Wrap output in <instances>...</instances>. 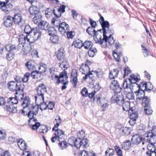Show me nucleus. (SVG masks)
<instances>
[{"mask_svg": "<svg viewBox=\"0 0 156 156\" xmlns=\"http://www.w3.org/2000/svg\"><path fill=\"white\" fill-rule=\"evenodd\" d=\"M102 30H99L96 31L94 28L89 27L87 29V32L90 35L93 36L94 39L96 43L101 45L103 48H105L107 46V44L105 39H103L104 34L101 32Z\"/></svg>", "mask_w": 156, "mask_h": 156, "instance_id": "1", "label": "nucleus"}, {"mask_svg": "<svg viewBox=\"0 0 156 156\" xmlns=\"http://www.w3.org/2000/svg\"><path fill=\"white\" fill-rule=\"evenodd\" d=\"M101 24L103 29L101 32L104 34L103 39L105 40V42L107 44L110 45L113 44L115 43V40L112 37V35L114 34V31L109 29L108 22L105 21L101 23Z\"/></svg>", "mask_w": 156, "mask_h": 156, "instance_id": "2", "label": "nucleus"}, {"mask_svg": "<svg viewBox=\"0 0 156 156\" xmlns=\"http://www.w3.org/2000/svg\"><path fill=\"white\" fill-rule=\"evenodd\" d=\"M8 88L11 91H16V97L19 99H22L24 97L23 90L25 86L23 84L17 83L14 81H11L8 83Z\"/></svg>", "mask_w": 156, "mask_h": 156, "instance_id": "3", "label": "nucleus"}, {"mask_svg": "<svg viewBox=\"0 0 156 156\" xmlns=\"http://www.w3.org/2000/svg\"><path fill=\"white\" fill-rule=\"evenodd\" d=\"M53 13L55 17L53 18L51 21V23L55 26L57 27L59 31L62 35H64L65 33L68 32L69 30V27L68 24L66 23H61L59 17L61 16L60 13L57 15L55 12V10H53Z\"/></svg>", "mask_w": 156, "mask_h": 156, "instance_id": "4", "label": "nucleus"}, {"mask_svg": "<svg viewBox=\"0 0 156 156\" xmlns=\"http://www.w3.org/2000/svg\"><path fill=\"white\" fill-rule=\"evenodd\" d=\"M33 34L29 35L30 43H33L37 40L41 36V32L38 28L33 29Z\"/></svg>", "mask_w": 156, "mask_h": 156, "instance_id": "5", "label": "nucleus"}, {"mask_svg": "<svg viewBox=\"0 0 156 156\" xmlns=\"http://www.w3.org/2000/svg\"><path fill=\"white\" fill-rule=\"evenodd\" d=\"M112 103H116L121 105L124 101V98L122 94H117L113 96L111 99Z\"/></svg>", "mask_w": 156, "mask_h": 156, "instance_id": "6", "label": "nucleus"}, {"mask_svg": "<svg viewBox=\"0 0 156 156\" xmlns=\"http://www.w3.org/2000/svg\"><path fill=\"white\" fill-rule=\"evenodd\" d=\"M123 87L125 92H127L128 90L132 91L135 90L136 87H133V84L128 79H126L124 82Z\"/></svg>", "mask_w": 156, "mask_h": 156, "instance_id": "7", "label": "nucleus"}, {"mask_svg": "<svg viewBox=\"0 0 156 156\" xmlns=\"http://www.w3.org/2000/svg\"><path fill=\"white\" fill-rule=\"evenodd\" d=\"M30 105V100L27 96L25 97L22 104L23 108L22 110V113L25 114L27 112V110L29 109V107Z\"/></svg>", "mask_w": 156, "mask_h": 156, "instance_id": "8", "label": "nucleus"}, {"mask_svg": "<svg viewBox=\"0 0 156 156\" xmlns=\"http://www.w3.org/2000/svg\"><path fill=\"white\" fill-rule=\"evenodd\" d=\"M110 88L111 90H113L117 93L121 91V88L119 87V84L118 81L116 80H111Z\"/></svg>", "mask_w": 156, "mask_h": 156, "instance_id": "9", "label": "nucleus"}, {"mask_svg": "<svg viewBox=\"0 0 156 156\" xmlns=\"http://www.w3.org/2000/svg\"><path fill=\"white\" fill-rule=\"evenodd\" d=\"M147 142L150 143L155 144L156 143V135L151 132H147L145 134Z\"/></svg>", "mask_w": 156, "mask_h": 156, "instance_id": "10", "label": "nucleus"}, {"mask_svg": "<svg viewBox=\"0 0 156 156\" xmlns=\"http://www.w3.org/2000/svg\"><path fill=\"white\" fill-rule=\"evenodd\" d=\"M96 100L100 103L101 105V108L103 111L105 110L106 108L108 107V105L107 104V101L104 98H101L99 95L98 96L97 95L94 98V100Z\"/></svg>", "mask_w": 156, "mask_h": 156, "instance_id": "11", "label": "nucleus"}, {"mask_svg": "<svg viewBox=\"0 0 156 156\" xmlns=\"http://www.w3.org/2000/svg\"><path fill=\"white\" fill-rule=\"evenodd\" d=\"M78 76L76 70V69H73L71 73V78L72 81L73 87L75 88L76 86V83L78 81Z\"/></svg>", "mask_w": 156, "mask_h": 156, "instance_id": "12", "label": "nucleus"}, {"mask_svg": "<svg viewBox=\"0 0 156 156\" xmlns=\"http://www.w3.org/2000/svg\"><path fill=\"white\" fill-rule=\"evenodd\" d=\"M21 46L20 44H18L16 46L15 45H12L9 44L7 45L5 47V48L8 51H16L21 49Z\"/></svg>", "mask_w": 156, "mask_h": 156, "instance_id": "13", "label": "nucleus"}, {"mask_svg": "<svg viewBox=\"0 0 156 156\" xmlns=\"http://www.w3.org/2000/svg\"><path fill=\"white\" fill-rule=\"evenodd\" d=\"M39 108V105L32 106L28 114V117H30L34 116V115H36L38 113Z\"/></svg>", "mask_w": 156, "mask_h": 156, "instance_id": "14", "label": "nucleus"}, {"mask_svg": "<svg viewBox=\"0 0 156 156\" xmlns=\"http://www.w3.org/2000/svg\"><path fill=\"white\" fill-rule=\"evenodd\" d=\"M12 20L15 24L22 26V23L23 22L21 14L17 13L14 15L12 18Z\"/></svg>", "mask_w": 156, "mask_h": 156, "instance_id": "15", "label": "nucleus"}, {"mask_svg": "<svg viewBox=\"0 0 156 156\" xmlns=\"http://www.w3.org/2000/svg\"><path fill=\"white\" fill-rule=\"evenodd\" d=\"M130 113V119L129 121V123L132 126H133L136 122V119L138 118L137 113L135 111H133Z\"/></svg>", "mask_w": 156, "mask_h": 156, "instance_id": "16", "label": "nucleus"}, {"mask_svg": "<svg viewBox=\"0 0 156 156\" xmlns=\"http://www.w3.org/2000/svg\"><path fill=\"white\" fill-rule=\"evenodd\" d=\"M67 78L66 72L63 71L60 73L59 76H58L57 83L58 84L59 83H64V81H66Z\"/></svg>", "mask_w": 156, "mask_h": 156, "instance_id": "17", "label": "nucleus"}, {"mask_svg": "<svg viewBox=\"0 0 156 156\" xmlns=\"http://www.w3.org/2000/svg\"><path fill=\"white\" fill-rule=\"evenodd\" d=\"M19 41L20 44H20H22L26 42H29L30 43V41L29 38V35H25L23 34H20L19 37Z\"/></svg>", "mask_w": 156, "mask_h": 156, "instance_id": "18", "label": "nucleus"}, {"mask_svg": "<svg viewBox=\"0 0 156 156\" xmlns=\"http://www.w3.org/2000/svg\"><path fill=\"white\" fill-rule=\"evenodd\" d=\"M131 82L132 84H133V87H139L138 85L136 83V82L138 81L140 79L139 76H136L134 75H131L130 76V77L128 79Z\"/></svg>", "mask_w": 156, "mask_h": 156, "instance_id": "19", "label": "nucleus"}, {"mask_svg": "<svg viewBox=\"0 0 156 156\" xmlns=\"http://www.w3.org/2000/svg\"><path fill=\"white\" fill-rule=\"evenodd\" d=\"M143 140L142 137L138 134L133 135L131 139L132 143L136 145L139 144Z\"/></svg>", "mask_w": 156, "mask_h": 156, "instance_id": "20", "label": "nucleus"}, {"mask_svg": "<svg viewBox=\"0 0 156 156\" xmlns=\"http://www.w3.org/2000/svg\"><path fill=\"white\" fill-rule=\"evenodd\" d=\"M46 88L44 85L43 84H40L37 88V94L39 95H44L46 92Z\"/></svg>", "mask_w": 156, "mask_h": 156, "instance_id": "21", "label": "nucleus"}, {"mask_svg": "<svg viewBox=\"0 0 156 156\" xmlns=\"http://www.w3.org/2000/svg\"><path fill=\"white\" fill-rule=\"evenodd\" d=\"M136 95V97L137 99L139 100H142L145 96L144 92L143 89H141V90H138L137 91H136L135 90L134 91Z\"/></svg>", "mask_w": 156, "mask_h": 156, "instance_id": "22", "label": "nucleus"}, {"mask_svg": "<svg viewBox=\"0 0 156 156\" xmlns=\"http://www.w3.org/2000/svg\"><path fill=\"white\" fill-rule=\"evenodd\" d=\"M122 108L123 110L126 112L129 111V112L130 113L132 112V111L131 110H132L133 111H135L133 110L132 108L131 109H130V103L129 101H126L124 102H123V104H122Z\"/></svg>", "mask_w": 156, "mask_h": 156, "instance_id": "23", "label": "nucleus"}, {"mask_svg": "<svg viewBox=\"0 0 156 156\" xmlns=\"http://www.w3.org/2000/svg\"><path fill=\"white\" fill-rule=\"evenodd\" d=\"M119 71L116 69H114L111 71L109 73V78L111 80H115L117 77Z\"/></svg>", "mask_w": 156, "mask_h": 156, "instance_id": "24", "label": "nucleus"}, {"mask_svg": "<svg viewBox=\"0 0 156 156\" xmlns=\"http://www.w3.org/2000/svg\"><path fill=\"white\" fill-rule=\"evenodd\" d=\"M17 143L18 146L21 150L24 151L27 149V144L24 140L22 139H20Z\"/></svg>", "mask_w": 156, "mask_h": 156, "instance_id": "25", "label": "nucleus"}, {"mask_svg": "<svg viewBox=\"0 0 156 156\" xmlns=\"http://www.w3.org/2000/svg\"><path fill=\"white\" fill-rule=\"evenodd\" d=\"M120 132L123 135L127 136L130 133V129L129 128L123 127L121 128L119 130Z\"/></svg>", "mask_w": 156, "mask_h": 156, "instance_id": "26", "label": "nucleus"}, {"mask_svg": "<svg viewBox=\"0 0 156 156\" xmlns=\"http://www.w3.org/2000/svg\"><path fill=\"white\" fill-rule=\"evenodd\" d=\"M12 24V22L11 20V17L10 16H7L5 17L4 22V25L7 27H11Z\"/></svg>", "mask_w": 156, "mask_h": 156, "instance_id": "27", "label": "nucleus"}, {"mask_svg": "<svg viewBox=\"0 0 156 156\" xmlns=\"http://www.w3.org/2000/svg\"><path fill=\"white\" fill-rule=\"evenodd\" d=\"M55 132V134L56 136L59 138L62 139L64 136V133L61 129H58L56 128L54 130Z\"/></svg>", "mask_w": 156, "mask_h": 156, "instance_id": "28", "label": "nucleus"}, {"mask_svg": "<svg viewBox=\"0 0 156 156\" xmlns=\"http://www.w3.org/2000/svg\"><path fill=\"white\" fill-rule=\"evenodd\" d=\"M13 5L11 4H8L2 9V11L6 14H8L12 9Z\"/></svg>", "mask_w": 156, "mask_h": 156, "instance_id": "29", "label": "nucleus"}, {"mask_svg": "<svg viewBox=\"0 0 156 156\" xmlns=\"http://www.w3.org/2000/svg\"><path fill=\"white\" fill-rule=\"evenodd\" d=\"M44 95H39L37 94L36 96H35V102L37 103H42L44 101Z\"/></svg>", "mask_w": 156, "mask_h": 156, "instance_id": "30", "label": "nucleus"}, {"mask_svg": "<svg viewBox=\"0 0 156 156\" xmlns=\"http://www.w3.org/2000/svg\"><path fill=\"white\" fill-rule=\"evenodd\" d=\"M38 10V8L37 6H33L29 8V11L31 14L36 15L39 12Z\"/></svg>", "mask_w": 156, "mask_h": 156, "instance_id": "31", "label": "nucleus"}, {"mask_svg": "<svg viewBox=\"0 0 156 156\" xmlns=\"http://www.w3.org/2000/svg\"><path fill=\"white\" fill-rule=\"evenodd\" d=\"M59 67L63 70H65L69 67V63L66 60L62 61V62L60 63Z\"/></svg>", "mask_w": 156, "mask_h": 156, "instance_id": "32", "label": "nucleus"}, {"mask_svg": "<svg viewBox=\"0 0 156 156\" xmlns=\"http://www.w3.org/2000/svg\"><path fill=\"white\" fill-rule=\"evenodd\" d=\"M48 23L46 21L42 20L41 23L38 25L39 27L41 28L42 30H47L48 27Z\"/></svg>", "mask_w": 156, "mask_h": 156, "instance_id": "33", "label": "nucleus"}, {"mask_svg": "<svg viewBox=\"0 0 156 156\" xmlns=\"http://www.w3.org/2000/svg\"><path fill=\"white\" fill-rule=\"evenodd\" d=\"M29 70H31L34 68V62L30 60H29L25 65Z\"/></svg>", "mask_w": 156, "mask_h": 156, "instance_id": "34", "label": "nucleus"}, {"mask_svg": "<svg viewBox=\"0 0 156 156\" xmlns=\"http://www.w3.org/2000/svg\"><path fill=\"white\" fill-rule=\"evenodd\" d=\"M131 142L129 140H127L126 142H124L122 144V148L125 150H129L131 147Z\"/></svg>", "mask_w": 156, "mask_h": 156, "instance_id": "35", "label": "nucleus"}, {"mask_svg": "<svg viewBox=\"0 0 156 156\" xmlns=\"http://www.w3.org/2000/svg\"><path fill=\"white\" fill-rule=\"evenodd\" d=\"M72 46H74L76 48H80L83 46V43L81 40L77 39L73 42Z\"/></svg>", "mask_w": 156, "mask_h": 156, "instance_id": "36", "label": "nucleus"}, {"mask_svg": "<svg viewBox=\"0 0 156 156\" xmlns=\"http://www.w3.org/2000/svg\"><path fill=\"white\" fill-rule=\"evenodd\" d=\"M5 109L9 112L15 113L16 112V108L12 105H6Z\"/></svg>", "mask_w": 156, "mask_h": 156, "instance_id": "37", "label": "nucleus"}, {"mask_svg": "<svg viewBox=\"0 0 156 156\" xmlns=\"http://www.w3.org/2000/svg\"><path fill=\"white\" fill-rule=\"evenodd\" d=\"M18 103L17 99L15 97H10L7 100V103L9 105H13Z\"/></svg>", "mask_w": 156, "mask_h": 156, "instance_id": "38", "label": "nucleus"}, {"mask_svg": "<svg viewBox=\"0 0 156 156\" xmlns=\"http://www.w3.org/2000/svg\"><path fill=\"white\" fill-rule=\"evenodd\" d=\"M55 120L56 121V124L54 125V127L52 128L53 130H55L56 128H58L59 124L62 122L61 118L58 115L56 116L55 119Z\"/></svg>", "mask_w": 156, "mask_h": 156, "instance_id": "39", "label": "nucleus"}, {"mask_svg": "<svg viewBox=\"0 0 156 156\" xmlns=\"http://www.w3.org/2000/svg\"><path fill=\"white\" fill-rule=\"evenodd\" d=\"M47 70L46 65L43 63H41L40 66H39L38 73H44Z\"/></svg>", "mask_w": 156, "mask_h": 156, "instance_id": "40", "label": "nucleus"}, {"mask_svg": "<svg viewBox=\"0 0 156 156\" xmlns=\"http://www.w3.org/2000/svg\"><path fill=\"white\" fill-rule=\"evenodd\" d=\"M122 55L121 52L117 53L114 51L113 53V55L114 59L117 62H120L121 60V56Z\"/></svg>", "mask_w": 156, "mask_h": 156, "instance_id": "41", "label": "nucleus"}, {"mask_svg": "<svg viewBox=\"0 0 156 156\" xmlns=\"http://www.w3.org/2000/svg\"><path fill=\"white\" fill-rule=\"evenodd\" d=\"M142 100V105L145 108L148 107V106L149 105V103L150 102V100L147 97L145 96Z\"/></svg>", "mask_w": 156, "mask_h": 156, "instance_id": "42", "label": "nucleus"}, {"mask_svg": "<svg viewBox=\"0 0 156 156\" xmlns=\"http://www.w3.org/2000/svg\"><path fill=\"white\" fill-rule=\"evenodd\" d=\"M41 15H37L34 17L33 21L35 24L39 25L42 20H41Z\"/></svg>", "mask_w": 156, "mask_h": 156, "instance_id": "43", "label": "nucleus"}, {"mask_svg": "<svg viewBox=\"0 0 156 156\" xmlns=\"http://www.w3.org/2000/svg\"><path fill=\"white\" fill-rule=\"evenodd\" d=\"M83 46L84 48L86 49H90L92 48L93 46V43L90 41H87L84 42L83 44Z\"/></svg>", "mask_w": 156, "mask_h": 156, "instance_id": "44", "label": "nucleus"}, {"mask_svg": "<svg viewBox=\"0 0 156 156\" xmlns=\"http://www.w3.org/2000/svg\"><path fill=\"white\" fill-rule=\"evenodd\" d=\"M135 90L132 91L128 90L129 92L126 94V97L129 100H133L134 98V95L133 92H134Z\"/></svg>", "mask_w": 156, "mask_h": 156, "instance_id": "45", "label": "nucleus"}, {"mask_svg": "<svg viewBox=\"0 0 156 156\" xmlns=\"http://www.w3.org/2000/svg\"><path fill=\"white\" fill-rule=\"evenodd\" d=\"M97 52V50L94 48H92L89 49L88 51V54L89 57H94Z\"/></svg>", "mask_w": 156, "mask_h": 156, "instance_id": "46", "label": "nucleus"}, {"mask_svg": "<svg viewBox=\"0 0 156 156\" xmlns=\"http://www.w3.org/2000/svg\"><path fill=\"white\" fill-rule=\"evenodd\" d=\"M57 57L59 60L61 61L62 60V61L65 60L64 59L65 55L63 51H61L60 50H58Z\"/></svg>", "mask_w": 156, "mask_h": 156, "instance_id": "47", "label": "nucleus"}, {"mask_svg": "<svg viewBox=\"0 0 156 156\" xmlns=\"http://www.w3.org/2000/svg\"><path fill=\"white\" fill-rule=\"evenodd\" d=\"M81 71L82 72V73L84 74H86L87 73H89V71L90 70V68L86 64H85L84 66H83L81 67Z\"/></svg>", "mask_w": 156, "mask_h": 156, "instance_id": "48", "label": "nucleus"}, {"mask_svg": "<svg viewBox=\"0 0 156 156\" xmlns=\"http://www.w3.org/2000/svg\"><path fill=\"white\" fill-rule=\"evenodd\" d=\"M88 140L86 139H83L81 140L80 147L86 148L89 146Z\"/></svg>", "mask_w": 156, "mask_h": 156, "instance_id": "49", "label": "nucleus"}, {"mask_svg": "<svg viewBox=\"0 0 156 156\" xmlns=\"http://www.w3.org/2000/svg\"><path fill=\"white\" fill-rule=\"evenodd\" d=\"M155 144L150 143L147 145V148L148 150L147 152H152L156 151V148L154 146Z\"/></svg>", "mask_w": 156, "mask_h": 156, "instance_id": "50", "label": "nucleus"}, {"mask_svg": "<svg viewBox=\"0 0 156 156\" xmlns=\"http://www.w3.org/2000/svg\"><path fill=\"white\" fill-rule=\"evenodd\" d=\"M24 32L26 35H29V34L33 31V29H32L29 25H26L24 28Z\"/></svg>", "mask_w": 156, "mask_h": 156, "instance_id": "51", "label": "nucleus"}, {"mask_svg": "<svg viewBox=\"0 0 156 156\" xmlns=\"http://www.w3.org/2000/svg\"><path fill=\"white\" fill-rule=\"evenodd\" d=\"M76 140V138L72 136L69 139L68 143L70 145L73 147L75 144V142Z\"/></svg>", "mask_w": 156, "mask_h": 156, "instance_id": "52", "label": "nucleus"}, {"mask_svg": "<svg viewBox=\"0 0 156 156\" xmlns=\"http://www.w3.org/2000/svg\"><path fill=\"white\" fill-rule=\"evenodd\" d=\"M94 71L92 72H89L88 73H87L85 76L83 77V79L84 80L87 79L88 77L90 78H93L95 75V74L93 73Z\"/></svg>", "mask_w": 156, "mask_h": 156, "instance_id": "53", "label": "nucleus"}, {"mask_svg": "<svg viewBox=\"0 0 156 156\" xmlns=\"http://www.w3.org/2000/svg\"><path fill=\"white\" fill-rule=\"evenodd\" d=\"M50 36L54 35L55 32V29L53 27H48L47 30Z\"/></svg>", "mask_w": 156, "mask_h": 156, "instance_id": "54", "label": "nucleus"}, {"mask_svg": "<svg viewBox=\"0 0 156 156\" xmlns=\"http://www.w3.org/2000/svg\"><path fill=\"white\" fill-rule=\"evenodd\" d=\"M50 40L53 43H57L58 41V37L55 35H52L50 37Z\"/></svg>", "mask_w": 156, "mask_h": 156, "instance_id": "55", "label": "nucleus"}, {"mask_svg": "<svg viewBox=\"0 0 156 156\" xmlns=\"http://www.w3.org/2000/svg\"><path fill=\"white\" fill-rule=\"evenodd\" d=\"M40 123L38 122L34 123H30V126H31V128L33 130H35L37 129L40 126Z\"/></svg>", "mask_w": 156, "mask_h": 156, "instance_id": "56", "label": "nucleus"}, {"mask_svg": "<svg viewBox=\"0 0 156 156\" xmlns=\"http://www.w3.org/2000/svg\"><path fill=\"white\" fill-rule=\"evenodd\" d=\"M58 144L62 149L66 148L67 146V142L66 141H62L60 142Z\"/></svg>", "mask_w": 156, "mask_h": 156, "instance_id": "57", "label": "nucleus"}, {"mask_svg": "<svg viewBox=\"0 0 156 156\" xmlns=\"http://www.w3.org/2000/svg\"><path fill=\"white\" fill-rule=\"evenodd\" d=\"M114 150L112 148H109L105 152V154L107 156H113L114 154Z\"/></svg>", "mask_w": 156, "mask_h": 156, "instance_id": "58", "label": "nucleus"}, {"mask_svg": "<svg viewBox=\"0 0 156 156\" xmlns=\"http://www.w3.org/2000/svg\"><path fill=\"white\" fill-rule=\"evenodd\" d=\"M52 10L49 8L47 9L45 11V14L47 18H48L52 15Z\"/></svg>", "mask_w": 156, "mask_h": 156, "instance_id": "59", "label": "nucleus"}, {"mask_svg": "<svg viewBox=\"0 0 156 156\" xmlns=\"http://www.w3.org/2000/svg\"><path fill=\"white\" fill-rule=\"evenodd\" d=\"M29 118V119L28 121V123L30 125V123H34L38 121L37 119L34 117V116Z\"/></svg>", "mask_w": 156, "mask_h": 156, "instance_id": "60", "label": "nucleus"}, {"mask_svg": "<svg viewBox=\"0 0 156 156\" xmlns=\"http://www.w3.org/2000/svg\"><path fill=\"white\" fill-rule=\"evenodd\" d=\"M81 140L78 138L76 139V140H75L74 146L77 149H79L80 147Z\"/></svg>", "mask_w": 156, "mask_h": 156, "instance_id": "61", "label": "nucleus"}, {"mask_svg": "<svg viewBox=\"0 0 156 156\" xmlns=\"http://www.w3.org/2000/svg\"><path fill=\"white\" fill-rule=\"evenodd\" d=\"M144 112L146 114L150 115L152 113L153 111L150 108L149 106H148V107H147L145 108Z\"/></svg>", "mask_w": 156, "mask_h": 156, "instance_id": "62", "label": "nucleus"}, {"mask_svg": "<svg viewBox=\"0 0 156 156\" xmlns=\"http://www.w3.org/2000/svg\"><path fill=\"white\" fill-rule=\"evenodd\" d=\"M30 76V74L29 73H26L24 76L22 78V81L23 82H27L29 79Z\"/></svg>", "mask_w": 156, "mask_h": 156, "instance_id": "63", "label": "nucleus"}, {"mask_svg": "<svg viewBox=\"0 0 156 156\" xmlns=\"http://www.w3.org/2000/svg\"><path fill=\"white\" fill-rule=\"evenodd\" d=\"M6 134L4 130H0V140H3L6 137Z\"/></svg>", "mask_w": 156, "mask_h": 156, "instance_id": "64", "label": "nucleus"}]
</instances>
